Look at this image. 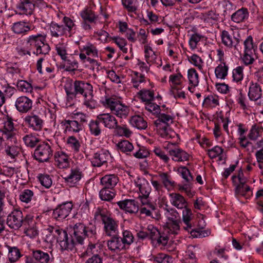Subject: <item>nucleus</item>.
Instances as JSON below:
<instances>
[{"mask_svg":"<svg viewBox=\"0 0 263 263\" xmlns=\"http://www.w3.org/2000/svg\"><path fill=\"white\" fill-rule=\"evenodd\" d=\"M48 231L56 239L62 250H72L75 245L83 244L86 238L96 239L97 235L96 226L91 222L86 225L82 222L76 223L73 227L70 238L65 230L58 227H50Z\"/></svg>","mask_w":263,"mask_h":263,"instance_id":"1","label":"nucleus"},{"mask_svg":"<svg viewBox=\"0 0 263 263\" xmlns=\"http://www.w3.org/2000/svg\"><path fill=\"white\" fill-rule=\"evenodd\" d=\"M94 218L102 222L106 235L111 236L118 234V221L112 217L111 213L106 209L97 208L95 212Z\"/></svg>","mask_w":263,"mask_h":263,"instance_id":"2","label":"nucleus"},{"mask_svg":"<svg viewBox=\"0 0 263 263\" xmlns=\"http://www.w3.org/2000/svg\"><path fill=\"white\" fill-rule=\"evenodd\" d=\"M26 43L28 48L30 50L34 49L33 53L36 55L48 54L50 47L46 43V36L36 33L29 35L26 37Z\"/></svg>","mask_w":263,"mask_h":263,"instance_id":"3","label":"nucleus"},{"mask_svg":"<svg viewBox=\"0 0 263 263\" xmlns=\"http://www.w3.org/2000/svg\"><path fill=\"white\" fill-rule=\"evenodd\" d=\"M103 105L109 108L112 114L120 118H125L129 114L128 107L122 104L120 100L115 98H106L103 102Z\"/></svg>","mask_w":263,"mask_h":263,"instance_id":"4","label":"nucleus"},{"mask_svg":"<svg viewBox=\"0 0 263 263\" xmlns=\"http://www.w3.org/2000/svg\"><path fill=\"white\" fill-rule=\"evenodd\" d=\"M173 120L174 117L172 115L159 112L158 119L155 121L154 124L162 137L167 138L169 130L168 126L173 122Z\"/></svg>","mask_w":263,"mask_h":263,"instance_id":"5","label":"nucleus"},{"mask_svg":"<svg viewBox=\"0 0 263 263\" xmlns=\"http://www.w3.org/2000/svg\"><path fill=\"white\" fill-rule=\"evenodd\" d=\"M148 232V238H149L153 245H162V246H167L168 244V237L166 234L160 232L153 225H148L147 227Z\"/></svg>","mask_w":263,"mask_h":263,"instance_id":"6","label":"nucleus"},{"mask_svg":"<svg viewBox=\"0 0 263 263\" xmlns=\"http://www.w3.org/2000/svg\"><path fill=\"white\" fill-rule=\"evenodd\" d=\"M52 155L51 146L47 142L40 144L34 152V158L40 162H48Z\"/></svg>","mask_w":263,"mask_h":263,"instance_id":"7","label":"nucleus"},{"mask_svg":"<svg viewBox=\"0 0 263 263\" xmlns=\"http://www.w3.org/2000/svg\"><path fill=\"white\" fill-rule=\"evenodd\" d=\"M31 252V258L38 263H51L54 260L53 250L32 249Z\"/></svg>","mask_w":263,"mask_h":263,"instance_id":"8","label":"nucleus"},{"mask_svg":"<svg viewBox=\"0 0 263 263\" xmlns=\"http://www.w3.org/2000/svg\"><path fill=\"white\" fill-rule=\"evenodd\" d=\"M23 214L19 210H14L7 216L6 223L9 227L18 229L23 224Z\"/></svg>","mask_w":263,"mask_h":263,"instance_id":"9","label":"nucleus"},{"mask_svg":"<svg viewBox=\"0 0 263 263\" xmlns=\"http://www.w3.org/2000/svg\"><path fill=\"white\" fill-rule=\"evenodd\" d=\"M182 212V221L186 226L184 227V229L189 232H190L191 235L194 237H200L201 234L199 232L195 230H192V225L191 223V221L192 220L193 214L192 213V210L191 209L189 208V205L186 206V208H183Z\"/></svg>","mask_w":263,"mask_h":263,"instance_id":"10","label":"nucleus"},{"mask_svg":"<svg viewBox=\"0 0 263 263\" xmlns=\"http://www.w3.org/2000/svg\"><path fill=\"white\" fill-rule=\"evenodd\" d=\"M13 129V120L11 117H7L4 122V129L1 130L0 134L5 138L6 140L10 141L12 143L15 142L16 136Z\"/></svg>","mask_w":263,"mask_h":263,"instance_id":"11","label":"nucleus"},{"mask_svg":"<svg viewBox=\"0 0 263 263\" xmlns=\"http://www.w3.org/2000/svg\"><path fill=\"white\" fill-rule=\"evenodd\" d=\"M24 121L29 128L36 132L42 130L44 125V122L41 117L33 113L26 116Z\"/></svg>","mask_w":263,"mask_h":263,"instance_id":"12","label":"nucleus"},{"mask_svg":"<svg viewBox=\"0 0 263 263\" xmlns=\"http://www.w3.org/2000/svg\"><path fill=\"white\" fill-rule=\"evenodd\" d=\"M73 205L72 202H64L58 205L53 211L52 216L57 220H62L66 218L70 213Z\"/></svg>","mask_w":263,"mask_h":263,"instance_id":"13","label":"nucleus"},{"mask_svg":"<svg viewBox=\"0 0 263 263\" xmlns=\"http://www.w3.org/2000/svg\"><path fill=\"white\" fill-rule=\"evenodd\" d=\"M111 155L108 150L102 149L95 153L91 159L93 166L100 167L106 163L110 159Z\"/></svg>","mask_w":263,"mask_h":263,"instance_id":"14","label":"nucleus"},{"mask_svg":"<svg viewBox=\"0 0 263 263\" xmlns=\"http://www.w3.org/2000/svg\"><path fill=\"white\" fill-rule=\"evenodd\" d=\"M74 87H75V97L78 95H81L84 97L90 96L93 92L92 86L90 83L84 81H74Z\"/></svg>","mask_w":263,"mask_h":263,"instance_id":"15","label":"nucleus"},{"mask_svg":"<svg viewBox=\"0 0 263 263\" xmlns=\"http://www.w3.org/2000/svg\"><path fill=\"white\" fill-rule=\"evenodd\" d=\"M32 101L26 96H21L15 101V106L16 109L21 113H27L32 107Z\"/></svg>","mask_w":263,"mask_h":263,"instance_id":"16","label":"nucleus"},{"mask_svg":"<svg viewBox=\"0 0 263 263\" xmlns=\"http://www.w3.org/2000/svg\"><path fill=\"white\" fill-rule=\"evenodd\" d=\"M222 43L229 48H234L238 50V45L240 43L239 38L235 37L226 31L223 30L221 33Z\"/></svg>","mask_w":263,"mask_h":263,"instance_id":"17","label":"nucleus"},{"mask_svg":"<svg viewBox=\"0 0 263 263\" xmlns=\"http://www.w3.org/2000/svg\"><path fill=\"white\" fill-rule=\"evenodd\" d=\"M111 237L110 239L107 241V246L110 251L118 253L126 249L125 246L121 240V237L118 234Z\"/></svg>","mask_w":263,"mask_h":263,"instance_id":"18","label":"nucleus"},{"mask_svg":"<svg viewBox=\"0 0 263 263\" xmlns=\"http://www.w3.org/2000/svg\"><path fill=\"white\" fill-rule=\"evenodd\" d=\"M168 154L173 161L178 162L188 161L191 157L189 153L178 147L169 149Z\"/></svg>","mask_w":263,"mask_h":263,"instance_id":"19","label":"nucleus"},{"mask_svg":"<svg viewBox=\"0 0 263 263\" xmlns=\"http://www.w3.org/2000/svg\"><path fill=\"white\" fill-rule=\"evenodd\" d=\"M169 198L170 203L177 209L182 210L189 205L186 199L179 193H170Z\"/></svg>","mask_w":263,"mask_h":263,"instance_id":"20","label":"nucleus"},{"mask_svg":"<svg viewBox=\"0 0 263 263\" xmlns=\"http://www.w3.org/2000/svg\"><path fill=\"white\" fill-rule=\"evenodd\" d=\"M98 121L109 129H115L117 126L118 121L116 118L109 113L101 114L97 116Z\"/></svg>","mask_w":263,"mask_h":263,"instance_id":"21","label":"nucleus"},{"mask_svg":"<svg viewBox=\"0 0 263 263\" xmlns=\"http://www.w3.org/2000/svg\"><path fill=\"white\" fill-rule=\"evenodd\" d=\"M4 152L8 157L14 159L20 154L21 147L18 144L17 140L12 143L8 140H5Z\"/></svg>","mask_w":263,"mask_h":263,"instance_id":"22","label":"nucleus"},{"mask_svg":"<svg viewBox=\"0 0 263 263\" xmlns=\"http://www.w3.org/2000/svg\"><path fill=\"white\" fill-rule=\"evenodd\" d=\"M181 224V220L179 221L167 222V226L164 229V233H165L166 236L168 237V243L172 241L173 235H177L180 232Z\"/></svg>","mask_w":263,"mask_h":263,"instance_id":"23","label":"nucleus"},{"mask_svg":"<svg viewBox=\"0 0 263 263\" xmlns=\"http://www.w3.org/2000/svg\"><path fill=\"white\" fill-rule=\"evenodd\" d=\"M29 23L25 21H18L13 23L11 26L12 32L17 35H24L31 30Z\"/></svg>","mask_w":263,"mask_h":263,"instance_id":"24","label":"nucleus"},{"mask_svg":"<svg viewBox=\"0 0 263 263\" xmlns=\"http://www.w3.org/2000/svg\"><path fill=\"white\" fill-rule=\"evenodd\" d=\"M135 186L138 189L139 195H149L151 186L148 181L144 178H138L135 181Z\"/></svg>","mask_w":263,"mask_h":263,"instance_id":"25","label":"nucleus"},{"mask_svg":"<svg viewBox=\"0 0 263 263\" xmlns=\"http://www.w3.org/2000/svg\"><path fill=\"white\" fill-rule=\"evenodd\" d=\"M117 204L121 209L129 213H136L139 209L137 202L134 200L120 201L117 202Z\"/></svg>","mask_w":263,"mask_h":263,"instance_id":"26","label":"nucleus"},{"mask_svg":"<svg viewBox=\"0 0 263 263\" xmlns=\"http://www.w3.org/2000/svg\"><path fill=\"white\" fill-rule=\"evenodd\" d=\"M246 183L244 180H241V183L234 184L235 186V193L237 196H241L248 198L253 195L251 188Z\"/></svg>","mask_w":263,"mask_h":263,"instance_id":"27","label":"nucleus"},{"mask_svg":"<svg viewBox=\"0 0 263 263\" xmlns=\"http://www.w3.org/2000/svg\"><path fill=\"white\" fill-rule=\"evenodd\" d=\"M119 182V178L117 175H106L100 179L101 185L105 188L113 190Z\"/></svg>","mask_w":263,"mask_h":263,"instance_id":"28","label":"nucleus"},{"mask_svg":"<svg viewBox=\"0 0 263 263\" xmlns=\"http://www.w3.org/2000/svg\"><path fill=\"white\" fill-rule=\"evenodd\" d=\"M82 176V172L79 168H73L69 174L64 178L65 181L70 186H73L80 180Z\"/></svg>","mask_w":263,"mask_h":263,"instance_id":"29","label":"nucleus"},{"mask_svg":"<svg viewBox=\"0 0 263 263\" xmlns=\"http://www.w3.org/2000/svg\"><path fill=\"white\" fill-rule=\"evenodd\" d=\"M17 8L20 13L31 15L35 9V4L32 0H24L17 6Z\"/></svg>","mask_w":263,"mask_h":263,"instance_id":"30","label":"nucleus"},{"mask_svg":"<svg viewBox=\"0 0 263 263\" xmlns=\"http://www.w3.org/2000/svg\"><path fill=\"white\" fill-rule=\"evenodd\" d=\"M54 160L60 168H65L69 165V156L62 151H58L55 153Z\"/></svg>","mask_w":263,"mask_h":263,"instance_id":"31","label":"nucleus"},{"mask_svg":"<svg viewBox=\"0 0 263 263\" xmlns=\"http://www.w3.org/2000/svg\"><path fill=\"white\" fill-rule=\"evenodd\" d=\"M80 15L84 21L88 23H95L98 19V15H96L89 7H86L80 12Z\"/></svg>","mask_w":263,"mask_h":263,"instance_id":"32","label":"nucleus"},{"mask_svg":"<svg viewBox=\"0 0 263 263\" xmlns=\"http://www.w3.org/2000/svg\"><path fill=\"white\" fill-rule=\"evenodd\" d=\"M231 20L236 23L244 22L249 17V12L247 8H241L231 15Z\"/></svg>","mask_w":263,"mask_h":263,"instance_id":"33","label":"nucleus"},{"mask_svg":"<svg viewBox=\"0 0 263 263\" xmlns=\"http://www.w3.org/2000/svg\"><path fill=\"white\" fill-rule=\"evenodd\" d=\"M96 238H97V235H96ZM89 240V243L87 246L86 250L81 254L82 257L91 256H99V250L97 245L92 242H95L97 239L92 240L91 239L88 238Z\"/></svg>","mask_w":263,"mask_h":263,"instance_id":"34","label":"nucleus"},{"mask_svg":"<svg viewBox=\"0 0 263 263\" xmlns=\"http://www.w3.org/2000/svg\"><path fill=\"white\" fill-rule=\"evenodd\" d=\"M129 123L132 126L138 129H145L147 126L146 120L140 115H134L130 117Z\"/></svg>","mask_w":263,"mask_h":263,"instance_id":"35","label":"nucleus"},{"mask_svg":"<svg viewBox=\"0 0 263 263\" xmlns=\"http://www.w3.org/2000/svg\"><path fill=\"white\" fill-rule=\"evenodd\" d=\"M49 30L52 37L56 38L63 36L66 32V29L64 25H59L54 22H51Z\"/></svg>","mask_w":263,"mask_h":263,"instance_id":"36","label":"nucleus"},{"mask_svg":"<svg viewBox=\"0 0 263 263\" xmlns=\"http://www.w3.org/2000/svg\"><path fill=\"white\" fill-rule=\"evenodd\" d=\"M248 96L251 100L256 101L261 97V89L259 84L251 82L249 87Z\"/></svg>","mask_w":263,"mask_h":263,"instance_id":"37","label":"nucleus"},{"mask_svg":"<svg viewBox=\"0 0 263 263\" xmlns=\"http://www.w3.org/2000/svg\"><path fill=\"white\" fill-rule=\"evenodd\" d=\"M144 57L147 64L151 65L153 64L156 63L158 56L157 53L153 51L151 46L147 45L144 46Z\"/></svg>","mask_w":263,"mask_h":263,"instance_id":"38","label":"nucleus"},{"mask_svg":"<svg viewBox=\"0 0 263 263\" xmlns=\"http://www.w3.org/2000/svg\"><path fill=\"white\" fill-rule=\"evenodd\" d=\"M158 177L165 188L168 190L176 185V183L172 180L171 176L167 173L159 172Z\"/></svg>","mask_w":263,"mask_h":263,"instance_id":"39","label":"nucleus"},{"mask_svg":"<svg viewBox=\"0 0 263 263\" xmlns=\"http://www.w3.org/2000/svg\"><path fill=\"white\" fill-rule=\"evenodd\" d=\"M64 125L66 129L74 133H79L80 131L82 130L83 128V124L79 123L76 120H66L64 121Z\"/></svg>","mask_w":263,"mask_h":263,"instance_id":"40","label":"nucleus"},{"mask_svg":"<svg viewBox=\"0 0 263 263\" xmlns=\"http://www.w3.org/2000/svg\"><path fill=\"white\" fill-rule=\"evenodd\" d=\"M8 249V258L11 263L17 261L22 256L20 250L16 247L7 246Z\"/></svg>","mask_w":263,"mask_h":263,"instance_id":"41","label":"nucleus"},{"mask_svg":"<svg viewBox=\"0 0 263 263\" xmlns=\"http://www.w3.org/2000/svg\"><path fill=\"white\" fill-rule=\"evenodd\" d=\"M137 95L139 99L143 102L152 101L154 99V90L147 89L145 88L141 89L138 93Z\"/></svg>","mask_w":263,"mask_h":263,"instance_id":"42","label":"nucleus"},{"mask_svg":"<svg viewBox=\"0 0 263 263\" xmlns=\"http://www.w3.org/2000/svg\"><path fill=\"white\" fill-rule=\"evenodd\" d=\"M228 66L225 62L220 63L215 69V73L217 78L225 79L228 74Z\"/></svg>","mask_w":263,"mask_h":263,"instance_id":"43","label":"nucleus"},{"mask_svg":"<svg viewBox=\"0 0 263 263\" xmlns=\"http://www.w3.org/2000/svg\"><path fill=\"white\" fill-rule=\"evenodd\" d=\"M262 134L263 128L254 124L252 126L248 136L251 140L255 141L259 137H261Z\"/></svg>","mask_w":263,"mask_h":263,"instance_id":"44","label":"nucleus"},{"mask_svg":"<svg viewBox=\"0 0 263 263\" xmlns=\"http://www.w3.org/2000/svg\"><path fill=\"white\" fill-rule=\"evenodd\" d=\"M115 196V193L113 190L110 189L103 188L99 192V196L102 200L109 201L112 200Z\"/></svg>","mask_w":263,"mask_h":263,"instance_id":"45","label":"nucleus"},{"mask_svg":"<svg viewBox=\"0 0 263 263\" xmlns=\"http://www.w3.org/2000/svg\"><path fill=\"white\" fill-rule=\"evenodd\" d=\"M187 78L189 79L190 84L194 87L198 85L199 76L196 70L194 68H190L187 71Z\"/></svg>","mask_w":263,"mask_h":263,"instance_id":"46","label":"nucleus"},{"mask_svg":"<svg viewBox=\"0 0 263 263\" xmlns=\"http://www.w3.org/2000/svg\"><path fill=\"white\" fill-rule=\"evenodd\" d=\"M122 3L128 13H136L138 9L137 0H122Z\"/></svg>","mask_w":263,"mask_h":263,"instance_id":"47","label":"nucleus"},{"mask_svg":"<svg viewBox=\"0 0 263 263\" xmlns=\"http://www.w3.org/2000/svg\"><path fill=\"white\" fill-rule=\"evenodd\" d=\"M122 237H121V240L126 248V246L128 247L134 242V235L129 230H123L122 232Z\"/></svg>","mask_w":263,"mask_h":263,"instance_id":"48","label":"nucleus"},{"mask_svg":"<svg viewBox=\"0 0 263 263\" xmlns=\"http://www.w3.org/2000/svg\"><path fill=\"white\" fill-rule=\"evenodd\" d=\"M100 122L98 121V117H97L95 120H91L89 123L88 126L90 133L95 136H98L101 133V128L100 125Z\"/></svg>","mask_w":263,"mask_h":263,"instance_id":"49","label":"nucleus"},{"mask_svg":"<svg viewBox=\"0 0 263 263\" xmlns=\"http://www.w3.org/2000/svg\"><path fill=\"white\" fill-rule=\"evenodd\" d=\"M164 215L168 220L167 222L179 221L181 220L179 213L174 209H166Z\"/></svg>","mask_w":263,"mask_h":263,"instance_id":"50","label":"nucleus"},{"mask_svg":"<svg viewBox=\"0 0 263 263\" xmlns=\"http://www.w3.org/2000/svg\"><path fill=\"white\" fill-rule=\"evenodd\" d=\"M26 145L30 147H34L39 143L40 140L36 136L33 134L26 135L23 138Z\"/></svg>","mask_w":263,"mask_h":263,"instance_id":"51","label":"nucleus"},{"mask_svg":"<svg viewBox=\"0 0 263 263\" xmlns=\"http://www.w3.org/2000/svg\"><path fill=\"white\" fill-rule=\"evenodd\" d=\"M6 71L8 73L14 76L21 73L20 65L17 63L8 62L5 64Z\"/></svg>","mask_w":263,"mask_h":263,"instance_id":"52","label":"nucleus"},{"mask_svg":"<svg viewBox=\"0 0 263 263\" xmlns=\"http://www.w3.org/2000/svg\"><path fill=\"white\" fill-rule=\"evenodd\" d=\"M81 51L85 52L87 55L93 57H98V51L96 46L93 44H87L83 46Z\"/></svg>","mask_w":263,"mask_h":263,"instance_id":"53","label":"nucleus"},{"mask_svg":"<svg viewBox=\"0 0 263 263\" xmlns=\"http://www.w3.org/2000/svg\"><path fill=\"white\" fill-rule=\"evenodd\" d=\"M16 86L18 90L25 92H31L33 90V87L30 83L26 81L20 80L17 82Z\"/></svg>","mask_w":263,"mask_h":263,"instance_id":"54","label":"nucleus"},{"mask_svg":"<svg viewBox=\"0 0 263 263\" xmlns=\"http://www.w3.org/2000/svg\"><path fill=\"white\" fill-rule=\"evenodd\" d=\"M118 149L123 153H127L132 151L134 146L132 143L127 140H123L117 144Z\"/></svg>","mask_w":263,"mask_h":263,"instance_id":"55","label":"nucleus"},{"mask_svg":"<svg viewBox=\"0 0 263 263\" xmlns=\"http://www.w3.org/2000/svg\"><path fill=\"white\" fill-rule=\"evenodd\" d=\"M67 44L65 43H59L55 45L57 54L62 60H66L67 57Z\"/></svg>","mask_w":263,"mask_h":263,"instance_id":"56","label":"nucleus"},{"mask_svg":"<svg viewBox=\"0 0 263 263\" xmlns=\"http://www.w3.org/2000/svg\"><path fill=\"white\" fill-rule=\"evenodd\" d=\"M177 172L185 182H191L193 180V176L191 175L190 171L185 166H180L178 167Z\"/></svg>","mask_w":263,"mask_h":263,"instance_id":"57","label":"nucleus"},{"mask_svg":"<svg viewBox=\"0 0 263 263\" xmlns=\"http://www.w3.org/2000/svg\"><path fill=\"white\" fill-rule=\"evenodd\" d=\"M188 59L191 64L197 67L200 71H202L203 61L199 56L194 54L191 57H189Z\"/></svg>","mask_w":263,"mask_h":263,"instance_id":"58","label":"nucleus"},{"mask_svg":"<svg viewBox=\"0 0 263 263\" xmlns=\"http://www.w3.org/2000/svg\"><path fill=\"white\" fill-rule=\"evenodd\" d=\"M67 143L72 151L74 153H78L80 151L81 144L79 141L74 136H70L67 139Z\"/></svg>","mask_w":263,"mask_h":263,"instance_id":"59","label":"nucleus"},{"mask_svg":"<svg viewBox=\"0 0 263 263\" xmlns=\"http://www.w3.org/2000/svg\"><path fill=\"white\" fill-rule=\"evenodd\" d=\"M65 61L64 68L67 71H74L78 68V62L73 59H68L63 60Z\"/></svg>","mask_w":263,"mask_h":263,"instance_id":"60","label":"nucleus"},{"mask_svg":"<svg viewBox=\"0 0 263 263\" xmlns=\"http://www.w3.org/2000/svg\"><path fill=\"white\" fill-rule=\"evenodd\" d=\"M33 192L30 190L25 189L22 191L20 194V199L25 203L30 202L33 196Z\"/></svg>","mask_w":263,"mask_h":263,"instance_id":"61","label":"nucleus"},{"mask_svg":"<svg viewBox=\"0 0 263 263\" xmlns=\"http://www.w3.org/2000/svg\"><path fill=\"white\" fill-rule=\"evenodd\" d=\"M37 178L41 184L46 188L48 189L51 186L52 180L50 175L40 174Z\"/></svg>","mask_w":263,"mask_h":263,"instance_id":"62","label":"nucleus"},{"mask_svg":"<svg viewBox=\"0 0 263 263\" xmlns=\"http://www.w3.org/2000/svg\"><path fill=\"white\" fill-rule=\"evenodd\" d=\"M33 218L34 216L32 214H27L25 217L23 216L22 226L24 227V230L35 226L36 222Z\"/></svg>","mask_w":263,"mask_h":263,"instance_id":"63","label":"nucleus"},{"mask_svg":"<svg viewBox=\"0 0 263 263\" xmlns=\"http://www.w3.org/2000/svg\"><path fill=\"white\" fill-rule=\"evenodd\" d=\"M203 104L206 107H215L219 105V101L217 97L208 96L204 99Z\"/></svg>","mask_w":263,"mask_h":263,"instance_id":"64","label":"nucleus"}]
</instances>
